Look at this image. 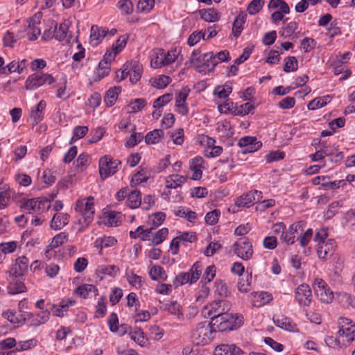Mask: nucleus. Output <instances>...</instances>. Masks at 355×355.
I'll return each instance as SVG.
<instances>
[{
    "instance_id": "nucleus-22",
    "label": "nucleus",
    "mask_w": 355,
    "mask_h": 355,
    "mask_svg": "<svg viewBox=\"0 0 355 355\" xmlns=\"http://www.w3.org/2000/svg\"><path fill=\"white\" fill-rule=\"evenodd\" d=\"M187 176L180 174H171L165 178L166 189H177L186 182Z\"/></svg>"
},
{
    "instance_id": "nucleus-50",
    "label": "nucleus",
    "mask_w": 355,
    "mask_h": 355,
    "mask_svg": "<svg viewBox=\"0 0 355 355\" xmlns=\"http://www.w3.org/2000/svg\"><path fill=\"white\" fill-rule=\"evenodd\" d=\"M23 37V35H15L13 33L8 31L3 38V44L6 46L13 47L17 41Z\"/></svg>"
},
{
    "instance_id": "nucleus-42",
    "label": "nucleus",
    "mask_w": 355,
    "mask_h": 355,
    "mask_svg": "<svg viewBox=\"0 0 355 355\" xmlns=\"http://www.w3.org/2000/svg\"><path fill=\"white\" fill-rule=\"evenodd\" d=\"M202 58H204V54H202L199 49H196L193 51L189 59L191 64L196 68L198 71L202 68Z\"/></svg>"
},
{
    "instance_id": "nucleus-46",
    "label": "nucleus",
    "mask_w": 355,
    "mask_h": 355,
    "mask_svg": "<svg viewBox=\"0 0 355 355\" xmlns=\"http://www.w3.org/2000/svg\"><path fill=\"white\" fill-rule=\"evenodd\" d=\"M96 271L98 274L115 277L119 272V268L114 265H103L98 266Z\"/></svg>"
},
{
    "instance_id": "nucleus-37",
    "label": "nucleus",
    "mask_w": 355,
    "mask_h": 355,
    "mask_svg": "<svg viewBox=\"0 0 355 355\" xmlns=\"http://www.w3.org/2000/svg\"><path fill=\"white\" fill-rule=\"evenodd\" d=\"M149 275L153 280L155 281H164L167 278V275L164 268L162 266L157 265L153 266L150 269Z\"/></svg>"
},
{
    "instance_id": "nucleus-62",
    "label": "nucleus",
    "mask_w": 355,
    "mask_h": 355,
    "mask_svg": "<svg viewBox=\"0 0 355 355\" xmlns=\"http://www.w3.org/2000/svg\"><path fill=\"white\" fill-rule=\"evenodd\" d=\"M117 8L122 13L128 15L133 10V3L130 0H120L117 3Z\"/></svg>"
},
{
    "instance_id": "nucleus-40",
    "label": "nucleus",
    "mask_w": 355,
    "mask_h": 355,
    "mask_svg": "<svg viewBox=\"0 0 355 355\" xmlns=\"http://www.w3.org/2000/svg\"><path fill=\"white\" fill-rule=\"evenodd\" d=\"M68 30L69 21L61 23L59 27H56L54 31L55 38L60 42L64 41L67 37Z\"/></svg>"
},
{
    "instance_id": "nucleus-29",
    "label": "nucleus",
    "mask_w": 355,
    "mask_h": 355,
    "mask_svg": "<svg viewBox=\"0 0 355 355\" xmlns=\"http://www.w3.org/2000/svg\"><path fill=\"white\" fill-rule=\"evenodd\" d=\"M122 215L120 212L108 211L103 214V222L109 226H118L121 223Z\"/></svg>"
},
{
    "instance_id": "nucleus-11",
    "label": "nucleus",
    "mask_w": 355,
    "mask_h": 355,
    "mask_svg": "<svg viewBox=\"0 0 355 355\" xmlns=\"http://www.w3.org/2000/svg\"><path fill=\"white\" fill-rule=\"evenodd\" d=\"M261 198V192L257 190L244 193L236 198L234 205L238 207H250Z\"/></svg>"
},
{
    "instance_id": "nucleus-44",
    "label": "nucleus",
    "mask_w": 355,
    "mask_h": 355,
    "mask_svg": "<svg viewBox=\"0 0 355 355\" xmlns=\"http://www.w3.org/2000/svg\"><path fill=\"white\" fill-rule=\"evenodd\" d=\"M142 71L143 69L141 65L134 64L131 69H128L130 81L132 83H137L141 77Z\"/></svg>"
},
{
    "instance_id": "nucleus-28",
    "label": "nucleus",
    "mask_w": 355,
    "mask_h": 355,
    "mask_svg": "<svg viewBox=\"0 0 355 355\" xmlns=\"http://www.w3.org/2000/svg\"><path fill=\"white\" fill-rule=\"evenodd\" d=\"M67 239V234L65 232H60L56 234L50 244L46 247L45 256L49 257L52 255V250L63 244Z\"/></svg>"
},
{
    "instance_id": "nucleus-4",
    "label": "nucleus",
    "mask_w": 355,
    "mask_h": 355,
    "mask_svg": "<svg viewBox=\"0 0 355 355\" xmlns=\"http://www.w3.org/2000/svg\"><path fill=\"white\" fill-rule=\"evenodd\" d=\"M232 248L234 254L243 261H248L253 257L252 244L248 237L239 239L234 243Z\"/></svg>"
},
{
    "instance_id": "nucleus-21",
    "label": "nucleus",
    "mask_w": 355,
    "mask_h": 355,
    "mask_svg": "<svg viewBox=\"0 0 355 355\" xmlns=\"http://www.w3.org/2000/svg\"><path fill=\"white\" fill-rule=\"evenodd\" d=\"M74 293L83 298H89L98 294L97 288L93 284H85L79 286Z\"/></svg>"
},
{
    "instance_id": "nucleus-16",
    "label": "nucleus",
    "mask_w": 355,
    "mask_h": 355,
    "mask_svg": "<svg viewBox=\"0 0 355 355\" xmlns=\"http://www.w3.org/2000/svg\"><path fill=\"white\" fill-rule=\"evenodd\" d=\"M162 309L180 320L184 319L182 306L177 301H168L162 305Z\"/></svg>"
},
{
    "instance_id": "nucleus-5",
    "label": "nucleus",
    "mask_w": 355,
    "mask_h": 355,
    "mask_svg": "<svg viewBox=\"0 0 355 355\" xmlns=\"http://www.w3.org/2000/svg\"><path fill=\"white\" fill-rule=\"evenodd\" d=\"M51 207L50 202L46 199L31 198L24 200L21 208L31 214H40Z\"/></svg>"
},
{
    "instance_id": "nucleus-52",
    "label": "nucleus",
    "mask_w": 355,
    "mask_h": 355,
    "mask_svg": "<svg viewBox=\"0 0 355 355\" xmlns=\"http://www.w3.org/2000/svg\"><path fill=\"white\" fill-rule=\"evenodd\" d=\"M37 345V340L35 338H31L27 340L19 341L17 343L16 351H26L31 349Z\"/></svg>"
},
{
    "instance_id": "nucleus-33",
    "label": "nucleus",
    "mask_w": 355,
    "mask_h": 355,
    "mask_svg": "<svg viewBox=\"0 0 355 355\" xmlns=\"http://www.w3.org/2000/svg\"><path fill=\"white\" fill-rule=\"evenodd\" d=\"M234 167L233 161L227 165L218 166L216 168V176L220 182H225L228 180L230 171Z\"/></svg>"
},
{
    "instance_id": "nucleus-12",
    "label": "nucleus",
    "mask_w": 355,
    "mask_h": 355,
    "mask_svg": "<svg viewBox=\"0 0 355 355\" xmlns=\"http://www.w3.org/2000/svg\"><path fill=\"white\" fill-rule=\"evenodd\" d=\"M25 25V32L28 39L33 41L37 39L38 36L41 34V29L40 28V21L39 17L35 15L27 21Z\"/></svg>"
},
{
    "instance_id": "nucleus-26",
    "label": "nucleus",
    "mask_w": 355,
    "mask_h": 355,
    "mask_svg": "<svg viewBox=\"0 0 355 355\" xmlns=\"http://www.w3.org/2000/svg\"><path fill=\"white\" fill-rule=\"evenodd\" d=\"M273 322L277 327L282 329L288 331H295L297 330L296 324L290 318L284 315L274 316Z\"/></svg>"
},
{
    "instance_id": "nucleus-35",
    "label": "nucleus",
    "mask_w": 355,
    "mask_h": 355,
    "mask_svg": "<svg viewBox=\"0 0 355 355\" xmlns=\"http://www.w3.org/2000/svg\"><path fill=\"white\" fill-rule=\"evenodd\" d=\"M26 291V287L23 282L19 279H12L8 286V292L9 294L15 295Z\"/></svg>"
},
{
    "instance_id": "nucleus-8",
    "label": "nucleus",
    "mask_w": 355,
    "mask_h": 355,
    "mask_svg": "<svg viewBox=\"0 0 355 355\" xmlns=\"http://www.w3.org/2000/svg\"><path fill=\"white\" fill-rule=\"evenodd\" d=\"M314 290L318 298L324 303H331L334 299V293L327 284L320 278H316L313 284Z\"/></svg>"
},
{
    "instance_id": "nucleus-51",
    "label": "nucleus",
    "mask_w": 355,
    "mask_h": 355,
    "mask_svg": "<svg viewBox=\"0 0 355 355\" xmlns=\"http://www.w3.org/2000/svg\"><path fill=\"white\" fill-rule=\"evenodd\" d=\"M164 67L173 63L178 58V52L177 49H171L167 53L162 49Z\"/></svg>"
},
{
    "instance_id": "nucleus-18",
    "label": "nucleus",
    "mask_w": 355,
    "mask_h": 355,
    "mask_svg": "<svg viewBox=\"0 0 355 355\" xmlns=\"http://www.w3.org/2000/svg\"><path fill=\"white\" fill-rule=\"evenodd\" d=\"M46 106V103L41 100L36 106L31 108L30 117L33 125L38 124L43 119Z\"/></svg>"
},
{
    "instance_id": "nucleus-34",
    "label": "nucleus",
    "mask_w": 355,
    "mask_h": 355,
    "mask_svg": "<svg viewBox=\"0 0 355 355\" xmlns=\"http://www.w3.org/2000/svg\"><path fill=\"white\" fill-rule=\"evenodd\" d=\"M121 89L119 87L110 88L104 97V101L107 107H112L116 103Z\"/></svg>"
},
{
    "instance_id": "nucleus-24",
    "label": "nucleus",
    "mask_w": 355,
    "mask_h": 355,
    "mask_svg": "<svg viewBox=\"0 0 355 355\" xmlns=\"http://www.w3.org/2000/svg\"><path fill=\"white\" fill-rule=\"evenodd\" d=\"M299 223L291 224L288 229H285L282 234L280 235V239L287 245H292L295 241V234L300 228Z\"/></svg>"
},
{
    "instance_id": "nucleus-25",
    "label": "nucleus",
    "mask_w": 355,
    "mask_h": 355,
    "mask_svg": "<svg viewBox=\"0 0 355 355\" xmlns=\"http://www.w3.org/2000/svg\"><path fill=\"white\" fill-rule=\"evenodd\" d=\"M218 64V62L216 60V56H214L213 52L204 53L202 68L200 69V72L207 73L212 71Z\"/></svg>"
},
{
    "instance_id": "nucleus-6",
    "label": "nucleus",
    "mask_w": 355,
    "mask_h": 355,
    "mask_svg": "<svg viewBox=\"0 0 355 355\" xmlns=\"http://www.w3.org/2000/svg\"><path fill=\"white\" fill-rule=\"evenodd\" d=\"M121 162L114 159L110 156L105 155L99 159V173L102 179L114 175L117 171Z\"/></svg>"
},
{
    "instance_id": "nucleus-58",
    "label": "nucleus",
    "mask_w": 355,
    "mask_h": 355,
    "mask_svg": "<svg viewBox=\"0 0 355 355\" xmlns=\"http://www.w3.org/2000/svg\"><path fill=\"white\" fill-rule=\"evenodd\" d=\"M298 68V62L295 57L289 56L285 58L284 71L285 72L295 71Z\"/></svg>"
},
{
    "instance_id": "nucleus-31",
    "label": "nucleus",
    "mask_w": 355,
    "mask_h": 355,
    "mask_svg": "<svg viewBox=\"0 0 355 355\" xmlns=\"http://www.w3.org/2000/svg\"><path fill=\"white\" fill-rule=\"evenodd\" d=\"M127 205L131 209H136L141 205V192L137 190H129L126 200Z\"/></svg>"
},
{
    "instance_id": "nucleus-36",
    "label": "nucleus",
    "mask_w": 355,
    "mask_h": 355,
    "mask_svg": "<svg viewBox=\"0 0 355 355\" xmlns=\"http://www.w3.org/2000/svg\"><path fill=\"white\" fill-rule=\"evenodd\" d=\"M331 100L330 96L327 95L322 97H317L310 101L307 105L308 109L313 110L325 106Z\"/></svg>"
},
{
    "instance_id": "nucleus-49",
    "label": "nucleus",
    "mask_w": 355,
    "mask_h": 355,
    "mask_svg": "<svg viewBox=\"0 0 355 355\" xmlns=\"http://www.w3.org/2000/svg\"><path fill=\"white\" fill-rule=\"evenodd\" d=\"M117 240L113 236H103L98 238L96 241V245L98 248H105L114 246Z\"/></svg>"
},
{
    "instance_id": "nucleus-1",
    "label": "nucleus",
    "mask_w": 355,
    "mask_h": 355,
    "mask_svg": "<svg viewBox=\"0 0 355 355\" xmlns=\"http://www.w3.org/2000/svg\"><path fill=\"white\" fill-rule=\"evenodd\" d=\"M224 303L223 300H216L205 306L202 310V316L211 318V323L217 326L218 331L237 329L243 324V318L225 312V309L222 308V304Z\"/></svg>"
},
{
    "instance_id": "nucleus-10",
    "label": "nucleus",
    "mask_w": 355,
    "mask_h": 355,
    "mask_svg": "<svg viewBox=\"0 0 355 355\" xmlns=\"http://www.w3.org/2000/svg\"><path fill=\"white\" fill-rule=\"evenodd\" d=\"M191 89L189 87H182L178 93L175 98L176 111L182 116H185L189 112V107L186 102Z\"/></svg>"
},
{
    "instance_id": "nucleus-15",
    "label": "nucleus",
    "mask_w": 355,
    "mask_h": 355,
    "mask_svg": "<svg viewBox=\"0 0 355 355\" xmlns=\"http://www.w3.org/2000/svg\"><path fill=\"white\" fill-rule=\"evenodd\" d=\"M29 260L27 257L22 256L16 259L15 263L10 270V273L15 277H21L28 272Z\"/></svg>"
},
{
    "instance_id": "nucleus-7",
    "label": "nucleus",
    "mask_w": 355,
    "mask_h": 355,
    "mask_svg": "<svg viewBox=\"0 0 355 355\" xmlns=\"http://www.w3.org/2000/svg\"><path fill=\"white\" fill-rule=\"evenodd\" d=\"M55 81L53 77L47 73H33L30 75L26 82L25 87L28 90H35L45 85H51Z\"/></svg>"
},
{
    "instance_id": "nucleus-47",
    "label": "nucleus",
    "mask_w": 355,
    "mask_h": 355,
    "mask_svg": "<svg viewBox=\"0 0 355 355\" xmlns=\"http://www.w3.org/2000/svg\"><path fill=\"white\" fill-rule=\"evenodd\" d=\"M171 81L169 76L162 75L158 78H152L150 83L152 86L158 89L165 88Z\"/></svg>"
},
{
    "instance_id": "nucleus-14",
    "label": "nucleus",
    "mask_w": 355,
    "mask_h": 355,
    "mask_svg": "<svg viewBox=\"0 0 355 355\" xmlns=\"http://www.w3.org/2000/svg\"><path fill=\"white\" fill-rule=\"evenodd\" d=\"M24 315L30 325L38 327L49 320L50 311L45 310L35 314L30 312H25Z\"/></svg>"
},
{
    "instance_id": "nucleus-53",
    "label": "nucleus",
    "mask_w": 355,
    "mask_h": 355,
    "mask_svg": "<svg viewBox=\"0 0 355 355\" xmlns=\"http://www.w3.org/2000/svg\"><path fill=\"white\" fill-rule=\"evenodd\" d=\"M170 137L175 145H182L184 141V131L182 128H178L170 133Z\"/></svg>"
},
{
    "instance_id": "nucleus-48",
    "label": "nucleus",
    "mask_w": 355,
    "mask_h": 355,
    "mask_svg": "<svg viewBox=\"0 0 355 355\" xmlns=\"http://www.w3.org/2000/svg\"><path fill=\"white\" fill-rule=\"evenodd\" d=\"M131 339L137 343L140 346L144 347L146 345L148 340L144 336V334L141 329H136L130 333Z\"/></svg>"
},
{
    "instance_id": "nucleus-56",
    "label": "nucleus",
    "mask_w": 355,
    "mask_h": 355,
    "mask_svg": "<svg viewBox=\"0 0 355 355\" xmlns=\"http://www.w3.org/2000/svg\"><path fill=\"white\" fill-rule=\"evenodd\" d=\"M162 49H157L151 59L150 64L155 69L164 67Z\"/></svg>"
},
{
    "instance_id": "nucleus-59",
    "label": "nucleus",
    "mask_w": 355,
    "mask_h": 355,
    "mask_svg": "<svg viewBox=\"0 0 355 355\" xmlns=\"http://www.w3.org/2000/svg\"><path fill=\"white\" fill-rule=\"evenodd\" d=\"M265 0H253L248 6L247 10L251 15L258 13L263 8Z\"/></svg>"
},
{
    "instance_id": "nucleus-61",
    "label": "nucleus",
    "mask_w": 355,
    "mask_h": 355,
    "mask_svg": "<svg viewBox=\"0 0 355 355\" xmlns=\"http://www.w3.org/2000/svg\"><path fill=\"white\" fill-rule=\"evenodd\" d=\"M173 283L175 288H178L180 286L184 285L187 283H189L191 284V277H189L188 272H182L175 277Z\"/></svg>"
},
{
    "instance_id": "nucleus-23",
    "label": "nucleus",
    "mask_w": 355,
    "mask_h": 355,
    "mask_svg": "<svg viewBox=\"0 0 355 355\" xmlns=\"http://www.w3.org/2000/svg\"><path fill=\"white\" fill-rule=\"evenodd\" d=\"M173 214L175 216L184 218L190 223H195L198 218V215L195 211L184 206H179L175 208Z\"/></svg>"
},
{
    "instance_id": "nucleus-27",
    "label": "nucleus",
    "mask_w": 355,
    "mask_h": 355,
    "mask_svg": "<svg viewBox=\"0 0 355 355\" xmlns=\"http://www.w3.org/2000/svg\"><path fill=\"white\" fill-rule=\"evenodd\" d=\"M107 32V31L104 28L92 26L90 31V44L94 46H97L105 37Z\"/></svg>"
},
{
    "instance_id": "nucleus-30",
    "label": "nucleus",
    "mask_w": 355,
    "mask_h": 355,
    "mask_svg": "<svg viewBox=\"0 0 355 355\" xmlns=\"http://www.w3.org/2000/svg\"><path fill=\"white\" fill-rule=\"evenodd\" d=\"M3 316L10 323L16 324L17 326H21L26 321V318L25 317L24 313L21 315H17V313L12 310L4 311L3 313Z\"/></svg>"
},
{
    "instance_id": "nucleus-43",
    "label": "nucleus",
    "mask_w": 355,
    "mask_h": 355,
    "mask_svg": "<svg viewBox=\"0 0 355 355\" xmlns=\"http://www.w3.org/2000/svg\"><path fill=\"white\" fill-rule=\"evenodd\" d=\"M202 265L200 261H196L187 272L191 277V284L196 282L202 273Z\"/></svg>"
},
{
    "instance_id": "nucleus-45",
    "label": "nucleus",
    "mask_w": 355,
    "mask_h": 355,
    "mask_svg": "<svg viewBox=\"0 0 355 355\" xmlns=\"http://www.w3.org/2000/svg\"><path fill=\"white\" fill-rule=\"evenodd\" d=\"M126 277L128 282L136 288H140L143 286V277L136 275L132 271L127 272Z\"/></svg>"
},
{
    "instance_id": "nucleus-63",
    "label": "nucleus",
    "mask_w": 355,
    "mask_h": 355,
    "mask_svg": "<svg viewBox=\"0 0 355 355\" xmlns=\"http://www.w3.org/2000/svg\"><path fill=\"white\" fill-rule=\"evenodd\" d=\"M155 0H139L137 9L143 12H149L154 7Z\"/></svg>"
},
{
    "instance_id": "nucleus-20",
    "label": "nucleus",
    "mask_w": 355,
    "mask_h": 355,
    "mask_svg": "<svg viewBox=\"0 0 355 355\" xmlns=\"http://www.w3.org/2000/svg\"><path fill=\"white\" fill-rule=\"evenodd\" d=\"M69 216L65 213H56L53 215L50 227L54 230H60L69 223Z\"/></svg>"
},
{
    "instance_id": "nucleus-57",
    "label": "nucleus",
    "mask_w": 355,
    "mask_h": 355,
    "mask_svg": "<svg viewBox=\"0 0 355 355\" xmlns=\"http://www.w3.org/2000/svg\"><path fill=\"white\" fill-rule=\"evenodd\" d=\"M168 234V230L166 227H163L155 232L153 236L152 242L155 245H159L162 243L167 237Z\"/></svg>"
},
{
    "instance_id": "nucleus-19",
    "label": "nucleus",
    "mask_w": 355,
    "mask_h": 355,
    "mask_svg": "<svg viewBox=\"0 0 355 355\" xmlns=\"http://www.w3.org/2000/svg\"><path fill=\"white\" fill-rule=\"evenodd\" d=\"M242 353L241 348L234 344H222L216 347L214 355H241Z\"/></svg>"
},
{
    "instance_id": "nucleus-9",
    "label": "nucleus",
    "mask_w": 355,
    "mask_h": 355,
    "mask_svg": "<svg viewBox=\"0 0 355 355\" xmlns=\"http://www.w3.org/2000/svg\"><path fill=\"white\" fill-rule=\"evenodd\" d=\"M312 297V291L308 284H301L295 289V299L301 306H309Z\"/></svg>"
},
{
    "instance_id": "nucleus-64",
    "label": "nucleus",
    "mask_w": 355,
    "mask_h": 355,
    "mask_svg": "<svg viewBox=\"0 0 355 355\" xmlns=\"http://www.w3.org/2000/svg\"><path fill=\"white\" fill-rule=\"evenodd\" d=\"M105 133V130L103 128H96V129L92 130L90 138L88 141L89 144H94L99 141Z\"/></svg>"
},
{
    "instance_id": "nucleus-17",
    "label": "nucleus",
    "mask_w": 355,
    "mask_h": 355,
    "mask_svg": "<svg viewBox=\"0 0 355 355\" xmlns=\"http://www.w3.org/2000/svg\"><path fill=\"white\" fill-rule=\"evenodd\" d=\"M203 163L204 160L202 157L199 156L195 157L190 160L189 168L193 173L191 176L192 180H198L202 178Z\"/></svg>"
},
{
    "instance_id": "nucleus-32",
    "label": "nucleus",
    "mask_w": 355,
    "mask_h": 355,
    "mask_svg": "<svg viewBox=\"0 0 355 355\" xmlns=\"http://www.w3.org/2000/svg\"><path fill=\"white\" fill-rule=\"evenodd\" d=\"M246 19L247 14L244 12H241L236 16L232 26V33L236 37H238L241 34Z\"/></svg>"
},
{
    "instance_id": "nucleus-54",
    "label": "nucleus",
    "mask_w": 355,
    "mask_h": 355,
    "mask_svg": "<svg viewBox=\"0 0 355 355\" xmlns=\"http://www.w3.org/2000/svg\"><path fill=\"white\" fill-rule=\"evenodd\" d=\"M201 39L205 40V32L202 31H194L189 36L187 44L190 46H193L198 43Z\"/></svg>"
},
{
    "instance_id": "nucleus-3",
    "label": "nucleus",
    "mask_w": 355,
    "mask_h": 355,
    "mask_svg": "<svg viewBox=\"0 0 355 355\" xmlns=\"http://www.w3.org/2000/svg\"><path fill=\"white\" fill-rule=\"evenodd\" d=\"M75 210L80 215L79 223L83 227H87L94 219V198L89 196L78 200L76 203Z\"/></svg>"
},
{
    "instance_id": "nucleus-39",
    "label": "nucleus",
    "mask_w": 355,
    "mask_h": 355,
    "mask_svg": "<svg viewBox=\"0 0 355 355\" xmlns=\"http://www.w3.org/2000/svg\"><path fill=\"white\" fill-rule=\"evenodd\" d=\"M146 105L145 98H136L131 101L127 106V112L128 113H137L141 111Z\"/></svg>"
},
{
    "instance_id": "nucleus-13",
    "label": "nucleus",
    "mask_w": 355,
    "mask_h": 355,
    "mask_svg": "<svg viewBox=\"0 0 355 355\" xmlns=\"http://www.w3.org/2000/svg\"><path fill=\"white\" fill-rule=\"evenodd\" d=\"M336 247V242L334 239H327L318 243L317 253L318 257L322 259H327L330 257Z\"/></svg>"
},
{
    "instance_id": "nucleus-2",
    "label": "nucleus",
    "mask_w": 355,
    "mask_h": 355,
    "mask_svg": "<svg viewBox=\"0 0 355 355\" xmlns=\"http://www.w3.org/2000/svg\"><path fill=\"white\" fill-rule=\"evenodd\" d=\"M215 331L211 322L207 321L199 322L191 331L192 342L196 345H207L214 338Z\"/></svg>"
},
{
    "instance_id": "nucleus-38",
    "label": "nucleus",
    "mask_w": 355,
    "mask_h": 355,
    "mask_svg": "<svg viewBox=\"0 0 355 355\" xmlns=\"http://www.w3.org/2000/svg\"><path fill=\"white\" fill-rule=\"evenodd\" d=\"M201 18L205 21L215 22L219 19L218 12L213 8L202 9L200 10Z\"/></svg>"
},
{
    "instance_id": "nucleus-55",
    "label": "nucleus",
    "mask_w": 355,
    "mask_h": 355,
    "mask_svg": "<svg viewBox=\"0 0 355 355\" xmlns=\"http://www.w3.org/2000/svg\"><path fill=\"white\" fill-rule=\"evenodd\" d=\"M88 127L85 125L76 126L73 130V137L71 139L70 144L73 141H77L84 137L88 132Z\"/></svg>"
},
{
    "instance_id": "nucleus-60",
    "label": "nucleus",
    "mask_w": 355,
    "mask_h": 355,
    "mask_svg": "<svg viewBox=\"0 0 355 355\" xmlns=\"http://www.w3.org/2000/svg\"><path fill=\"white\" fill-rule=\"evenodd\" d=\"M254 297L259 303V306L266 304L272 300V296L268 292L261 291L259 293H254Z\"/></svg>"
},
{
    "instance_id": "nucleus-41",
    "label": "nucleus",
    "mask_w": 355,
    "mask_h": 355,
    "mask_svg": "<svg viewBox=\"0 0 355 355\" xmlns=\"http://www.w3.org/2000/svg\"><path fill=\"white\" fill-rule=\"evenodd\" d=\"M164 136V132L161 129H155L147 133L145 141L148 144H156L159 142Z\"/></svg>"
}]
</instances>
